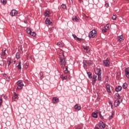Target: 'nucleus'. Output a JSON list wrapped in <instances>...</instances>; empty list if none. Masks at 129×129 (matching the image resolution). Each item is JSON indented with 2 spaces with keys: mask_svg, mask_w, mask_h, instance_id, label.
<instances>
[{
  "mask_svg": "<svg viewBox=\"0 0 129 129\" xmlns=\"http://www.w3.org/2000/svg\"><path fill=\"white\" fill-rule=\"evenodd\" d=\"M59 62L61 66V68L64 69L65 65H66V60H65V56L62 55V56L59 57Z\"/></svg>",
  "mask_w": 129,
  "mask_h": 129,
  "instance_id": "nucleus-1",
  "label": "nucleus"
},
{
  "mask_svg": "<svg viewBox=\"0 0 129 129\" xmlns=\"http://www.w3.org/2000/svg\"><path fill=\"white\" fill-rule=\"evenodd\" d=\"M110 64V60L109 58L107 57L106 59L103 61V65L105 67H108Z\"/></svg>",
  "mask_w": 129,
  "mask_h": 129,
  "instance_id": "nucleus-2",
  "label": "nucleus"
},
{
  "mask_svg": "<svg viewBox=\"0 0 129 129\" xmlns=\"http://www.w3.org/2000/svg\"><path fill=\"white\" fill-rule=\"evenodd\" d=\"M96 34H97L96 31L93 30L89 33V38H95V36H96Z\"/></svg>",
  "mask_w": 129,
  "mask_h": 129,
  "instance_id": "nucleus-3",
  "label": "nucleus"
},
{
  "mask_svg": "<svg viewBox=\"0 0 129 129\" xmlns=\"http://www.w3.org/2000/svg\"><path fill=\"white\" fill-rule=\"evenodd\" d=\"M18 84V89H22L23 88V86H24V84L23 83V80H19L17 82Z\"/></svg>",
  "mask_w": 129,
  "mask_h": 129,
  "instance_id": "nucleus-4",
  "label": "nucleus"
},
{
  "mask_svg": "<svg viewBox=\"0 0 129 129\" xmlns=\"http://www.w3.org/2000/svg\"><path fill=\"white\" fill-rule=\"evenodd\" d=\"M26 31L27 34H29V35H30L31 36H33V37H35V36H36V32H32L30 29L27 28Z\"/></svg>",
  "mask_w": 129,
  "mask_h": 129,
  "instance_id": "nucleus-5",
  "label": "nucleus"
},
{
  "mask_svg": "<svg viewBox=\"0 0 129 129\" xmlns=\"http://www.w3.org/2000/svg\"><path fill=\"white\" fill-rule=\"evenodd\" d=\"M83 48L84 49L85 53H89L90 51V48H89V46H83Z\"/></svg>",
  "mask_w": 129,
  "mask_h": 129,
  "instance_id": "nucleus-6",
  "label": "nucleus"
},
{
  "mask_svg": "<svg viewBox=\"0 0 129 129\" xmlns=\"http://www.w3.org/2000/svg\"><path fill=\"white\" fill-rule=\"evenodd\" d=\"M18 14V11H17L16 10H13L12 11L10 12V16L12 17H14L16 16Z\"/></svg>",
  "mask_w": 129,
  "mask_h": 129,
  "instance_id": "nucleus-7",
  "label": "nucleus"
},
{
  "mask_svg": "<svg viewBox=\"0 0 129 129\" xmlns=\"http://www.w3.org/2000/svg\"><path fill=\"white\" fill-rule=\"evenodd\" d=\"M125 75L127 78H129V68H127L124 70Z\"/></svg>",
  "mask_w": 129,
  "mask_h": 129,
  "instance_id": "nucleus-8",
  "label": "nucleus"
},
{
  "mask_svg": "<svg viewBox=\"0 0 129 129\" xmlns=\"http://www.w3.org/2000/svg\"><path fill=\"white\" fill-rule=\"evenodd\" d=\"M95 73L97 75H101V69H100V68H99V69L97 68V69L95 71Z\"/></svg>",
  "mask_w": 129,
  "mask_h": 129,
  "instance_id": "nucleus-9",
  "label": "nucleus"
},
{
  "mask_svg": "<svg viewBox=\"0 0 129 129\" xmlns=\"http://www.w3.org/2000/svg\"><path fill=\"white\" fill-rule=\"evenodd\" d=\"M99 127L101 129H104L105 128V123H104L103 122L101 121L100 122V124H99Z\"/></svg>",
  "mask_w": 129,
  "mask_h": 129,
  "instance_id": "nucleus-10",
  "label": "nucleus"
},
{
  "mask_svg": "<svg viewBox=\"0 0 129 129\" xmlns=\"http://www.w3.org/2000/svg\"><path fill=\"white\" fill-rule=\"evenodd\" d=\"M106 89L107 90V92H108V93H111V91H110V85H109V84H106Z\"/></svg>",
  "mask_w": 129,
  "mask_h": 129,
  "instance_id": "nucleus-11",
  "label": "nucleus"
},
{
  "mask_svg": "<svg viewBox=\"0 0 129 129\" xmlns=\"http://www.w3.org/2000/svg\"><path fill=\"white\" fill-rule=\"evenodd\" d=\"M53 103H58L59 102V98L57 97H53L52 99Z\"/></svg>",
  "mask_w": 129,
  "mask_h": 129,
  "instance_id": "nucleus-12",
  "label": "nucleus"
},
{
  "mask_svg": "<svg viewBox=\"0 0 129 129\" xmlns=\"http://www.w3.org/2000/svg\"><path fill=\"white\" fill-rule=\"evenodd\" d=\"M83 67H84V68H87V66H88V62H87V61H86V60H83Z\"/></svg>",
  "mask_w": 129,
  "mask_h": 129,
  "instance_id": "nucleus-13",
  "label": "nucleus"
},
{
  "mask_svg": "<svg viewBox=\"0 0 129 129\" xmlns=\"http://www.w3.org/2000/svg\"><path fill=\"white\" fill-rule=\"evenodd\" d=\"M96 78H97V76L96 75L93 76V81H92V84L93 85H94V84H95L96 82Z\"/></svg>",
  "mask_w": 129,
  "mask_h": 129,
  "instance_id": "nucleus-14",
  "label": "nucleus"
},
{
  "mask_svg": "<svg viewBox=\"0 0 129 129\" xmlns=\"http://www.w3.org/2000/svg\"><path fill=\"white\" fill-rule=\"evenodd\" d=\"M57 45L58 46V47H60L61 48H62V47L64 46V43H63V42L62 41L58 42L57 43Z\"/></svg>",
  "mask_w": 129,
  "mask_h": 129,
  "instance_id": "nucleus-15",
  "label": "nucleus"
},
{
  "mask_svg": "<svg viewBox=\"0 0 129 129\" xmlns=\"http://www.w3.org/2000/svg\"><path fill=\"white\" fill-rule=\"evenodd\" d=\"M45 24L46 25H51V24H52V22H51L50 19L46 18L45 20Z\"/></svg>",
  "mask_w": 129,
  "mask_h": 129,
  "instance_id": "nucleus-16",
  "label": "nucleus"
},
{
  "mask_svg": "<svg viewBox=\"0 0 129 129\" xmlns=\"http://www.w3.org/2000/svg\"><path fill=\"white\" fill-rule=\"evenodd\" d=\"M114 105L115 107H117L119 105V101L118 100H116L114 102Z\"/></svg>",
  "mask_w": 129,
  "mask_h": 129,
  "instance_id": "nucleus-17",
  "label": "nucleus"
},
{
  "mask_svg": "<svg viewBox=\"0 0 129 129\" xmlns=\"http://www.w3.org/2000/svg\"><path fill=\"white\" fill-rule=\"evenodd\" d=\"M3 76L6 78L7 81H10V80H11V78L9 77L7 74H4Z\"/></svg>",
  "mask_w": 129,
  "mask_h": 129,
  "instance_id": "nucleus-18",
  "label": "nucleus"
},
{
  "mask_svg": "<svg viewBox=\"0 0 129 129\" xmlns=\"http://www.w3.org/2000/svg\"><path fill=\"white\" fill-rule=\"evenodd\" d=\"M121 89H122V88L121 87V86H119L115 88V91H116V92H118L120 91Z\"/></svg>",
  "mask_w": 129,
  "mask_h": 129,
  "instance_id": "nucleus-19",
  "label": "nucleus"
},
{
  "mask_svg": "<svg viewBox=\"0 0 129 129\" xmlns=\"http://www.w3.org/2000/svg\"><path fill=\"white\" fill-rule=\"evenodd\" d=\"M75 109H77V110H80L81 109V106L79 105L78 104H76L75 106Z\"/></svg>",
  "mask_w": 129,
  "mask_h": 129,
  "instance_id": "nucleus-20",
  "label": "nucleus"
},
{
  "mask_svg": "<svg viewBox=\"0 0 129 129\" xmlns=\"http://www.w3.org/2000/svg\"><path fill=\"white\" fill-rule=\"evenodd\" d=\"M13 100H17L18 99V94H16V93H14V95H13L12 97Z\"/></svg>",
  "mask_w": 129,
  "mask_h": 129,
  "instance_id": "nucleus-21",
  "label": "nucleus"
},
{
  "mask_svg": "<svg viewBox=\"0 0 129 129\" xmlns=\"http://www.w3.org/2000/svg\"><path fill=\"white\" fill-rule=\"evenodd\" d=\"M44 16L46 17V18H49L50 17V12L49 11L45 12Z\"/></svg>",
  "mask_w": 129,
  "mask_h": 129,
  "instance_id": "nucleus-22",
  "label": "nucleus"
},
{
  "mask_svg": "<svg viewBox=\"0 0 129 129\" xmlns=\"http://www.w3.org/2000/svg\"><path fill=\"white\" fill-rule=\"evenodd\" d=\"M92 116L94 117V118H97V113L95 112H93L92 113Z\"/></svg>",
  "mask_w": 129,
  "mask_h": 129,
  "instance_id": "nucleus-23",
  "label": "nucleus"
},
{
  "mask_svg": "<svg viewBox=\"0 0 129 129\" xmlns=\"http://www.w3.org/2000/svg\"><path fill=\"white\" fill-rule=\"evenodd\" d=\"M87 74L90 79H92V73L91 72H87Z\"/></svg>",
  "mask_w": 129,
  "mask_h": 129,
  "instance_id": "nucleus-24",
  "label": "nucleus"
},
{
  "mask_svg": "<svg viewBox=\"0 0 129 129\" xmlns=\"http://www.w3.org/2000/svg\"><path fill=\"white\" fill-rule=\"evenodd\" d=\"M72 20L73 22H78V18H77V16H75L72 17Z\"/></svg>",
  "mask_w": 129,
  "mask_h": 129,
  "instance_id": "nucleus-25",
  "label": "nucleus"
},
{
  "mask_svg": "<svg viewBox=\"0 0 129 129\" xmlns=\"http://www.w3.org/2000/svg\"><path fill=\"white\" fill-rule=\"evenodd\" d=\"M59 56V57H62V56H64V52L62 49H60Z\"/></svg>",
  "mask_w": 129,
  "mask_h": 129,
  "instance_id": "nucleus-26",
  "label": "nucleus"
},
{
  "mask_svg": "<svg viewBox=\"0 0 129 129\" xmlns=\"http://www.w3.org/2000/svg\"><path fill=\"white\" fill-rule=\"evenodd\" d=\"M16 58L19 60V59H20V53L19 52H17L16 53Z\"/></svg>",
  "mask_w": 129,
  "mask_h": 129,
  "instance_id": "nucleus-27",
  "label": "nucleus"
},
{
  "mask_svg": "<svg viewBox=\"0 0 129 129\" xmlns=\"http://www.w3.org/2000/svg\"><path fill=\"white\" fill-rule=\"evenodd\" d=\"M122 87L124 89L127 88V84H126V83H123L122 85Z\"/></svg>",
  "mask_w": 129,
  "mask_h": 129,
  "instance_id": "nucleus-28",
  "label": "nucleus"
},
{
  "mask_svg": "<svg viewBox=\"0 0 129 129\" xmlns=\"http://www.w3.org/2000/svg\"><path fill=\"white\" fill-rule=\"evenodd\" d=\"M117 40L119 42H121V41H122V36H118Z\"/></svg>",
  "mask_w": 129,
  "mask_h": 129,
  "instance_id": "nucleus-29",
  "label": "nucleus"
},
{
  "mask_svg": "<svg viewBox=\"0 0 129 129\" xmlns=\"http://www.w3.org/2000/svg\"><path fill=\"white\" fill-rule=\"evenodd\" d=\"M7 63L8 64V68L10 67V66H11V64H12V59H9L7 61Z\"/></svg>",
  "mask_w": 129,
  "mask_h": 129,
  "instance_id": "nucleus-30",
  "label": "nucleus"
},
{
  "mask_svg": "<svg viewBox=\"0 0 129 129\" xmlns=\"http://www.w3.org/2000/svg\"><path fill=\"white\" fill-rule=\"evenodd\" d=\"M21 62L19 61L18 63V65L17 66L18 69L21 70L22 69V67L21 66Z\"/></svg>",
  "mask_w": 129,
  "mask_h": 129,
  "instance_id": "nucleus-31",
  "label": "nucleus"
},
{
  "mask_svg": "<svg viewBox=\"0 0 129 129\" xmlns=\"http://www.w3.org/2000/svg\"><path fill=\"white\" fill-rule=\"evenodd\" d=\"M60 78H61L62 80H66L67 79V76H63V75L60 76Z\"/></svg>",
  "mask_w": 129,
  "mask_h": 129,
  "instance_id": "nucleus-32",
  "label": "nucleus"
},
{
  "mask_svg": "<svg viewBox=\"0 0 129 129\" xmlns=\"http://www.w3.org/2000/svg\"><path fill=\"white\" fill-rule=\"evenodd\" d=\"M61 8H62V9H64V10H66V9L67 8V7L66 6V5L62 4L61 5Z\"/></svg>",
  "mask_w": 129,
  "mask_h": 129,
  "instance_id": "nucleus-33",
  "label": "nucleus"
},
{
  "mask_svg": "<svg viewBox=\"0 0 129 129\" xmlns=\"http://www.w3.org/2000/svg\"><path fill=\"white\" fill-rule=\"evenodd\" d=\"M1 2L3 5H6V4H7V0H1Z\"/></svg>",
  "mask_w": 129,
  "mask_h": 129,
  "instance_id": "nucleus-34",
  "label": "nucleus"
},
{
  "mask_svg": "<svg viewBox=\"0 0 129 129\" xmlns=\"http://www.w3.org/2000/svg\"><path fill=\"white\" fill-rule=\"evenodd\" d=\"M104 28L106 30H108V29H109V24H107L105 27Z\"/></svg>",
  "mask_w": 129,
  "mask_h": 129,
  "instance_id": "nucleus-35",
  "label": "nucleus"
},
{
  "mask_svg": "<svg viewBox=\"0 0 129 129\" xmlns=\"http://www.w3.org/2000/svg\"><path fill=\"white\" fill-rule=\"evenodd\" d=\"M39 76H40V78H43V73L42 72L39 73Z\"/></svg>",
  "mask_w": 129,
  "mask_h": 129,
  "instance_id": "nucleus-36",
  "label": "nucleus"
},
{
  "mask_svg": "<svg viewBox=\"0 0 129 129\" xmlns=\"http://www.w3.org/2000/svg\"><path fill=\"white\" fill-rule=\"evenodd\" d=\"M68 73V66L66 67V70L64 71V73L67 74Z\"/></svg>",
  "mask_w": 129,
  "mask_h": 129,
  "instance_id": "nucleus-37",
  "label": "nucleus"
},
{
  "mask_svg": "<svg viewBox=\"0 0 129 129\" xmlns=\"http://www.w3.org/2000/svg\"><path fill=\"white\" fill-rule=\"evenodd\" d=\"M112 20H113V21H115V20H116V16L114 15H113L112 17Z\"/></svg>",
  "mask_w": 129,
  "mask_h": 129,
  "instance_id": "nucleus-38",
  "label": "nucleus"
},
{
  "mask_svg": "<svg viewBox=\"0 0 129 129\" xmlns=\"http://www.w3.org/2000/svg\"><path fill=\"white\" fill-rule=\"evenodd\" d=\"M99 113L100 118H101V119H103V116H102V115H101V112H99Z\"/></svg>",
  "mask_w": 129,
  "mask_h": 129,
  "instance_id": "nucleus-39",
  "label": "nucleus"
},
{
  "mask_svg": "<svg viewBox=\"0 0 129 129\" xmlns=\"http://www.w3.org/2000/svg\"><path fill=\"white\" fill-rule=\"evenodd\" d=\"M98 80L99 81L101 80V75H98Z\"/></svg>",
  "mask_w": 129,
  "mask_h": 129,
  "instance_id": "nucleus-40",
  "label": "nucleus"
},
{
  "mask_svg": "<svg viewBox=\"0 0 129 129\" xmlns=\"http://www.w3.org/2000/svg\"><path fill=\"white\" fill-rule=\"evenodd\" d=\"M3 104V98H0V106H2Z\"/></svg>",
  "mask_w": 129,
  "mask_h": 129,
  "instance_id": "nucleus-41",
  "label": "nucleus"
},
{
  "mask_svg": "<svg viewBox=\"0 0 129 129\" xmlns=\"http://www.w3.org/2000/svg\"><path fill=\"white\" fill-rule=\"evenodd\" d=\"M112 117H113V113H112L111 115L109 117V120H110V119H112Z\"/></svg>",
  "mask_w": 129,
  "mask_h": 129,
  "instance_id": "nucleus-42",
  "label": "nucleus"
},
{
  "mask_svg": "<svg viewBox=\"0 0 129 129\" xmlns=\"http://www.w3.org/2000/svg\"><path fill=\"white\" fill-rule=\"evenodd\" d=\"M106 30H107V29H106L105 28H103V29H102V33H106Z\"/></svg>",
  "mask_w": 129,
  "mask_h": 129,
  "instance_id": "nucleus-43",
  "label": "nucleus"
},
{
  "mask_svg": "<svg viewBox=\"0 0 129 129\" xmlns=\"http://www.w3.org/2000/svg\"><path fill=\"white\" fill-rule=\"evenodd\" d=\"M6 55V50L2 51V56H5Z\"/></svg>",
  "mask_w": 129,
  "mask_h": 129,
  "instance_id": "nucleus-44",
  "label": "nucleus"
},
{
  "mask_svg": "<svg viewBox=\"0 0 129 129\" xmlns=\"http://www.w3.org/2000/svg\"><path fill=\"white\" fill-rule=\"evenodd\" d=\"M72 36L74 37V38L75 39V40L77 39V36L75 34H73Z\"/></svg>",
  "mask_w": 129,
  "mask_h": 129,
  "instance_id": "nucleus-45",
  "label": "nucleus"
},
{
  "mask_svg": "<svg viewBox=\"0 0 129 129\" xmlns=\"http://www.w3.org/2000/svg\"><path fill=\"white\" fill-rule=\"evenodd\" d=\"M76 40H78V41H82V38H79V37H77V39Z\"/></svg>",
  "mask_w": 129,
  "mask_h": 129,
  "instance_id": "nucleus-46",
  "label": "nucleus"
},
{
  "mask_svg": "<svg viewBox=\"0 0 129 129\" xmlns=\"http://www.w3.org/2000/svg\"><path fill=\"white\" fill-rule=\"evenodd\" d=\"M92 62L91 60H89V62H88L89 66H90V65H91V64H92V62Z\"/></svg>",
  "mask_w": 129,
  "mask_h": 129,
  "instance_id": "nucleus-47",
  "label": "nucleus"
},
{
  "mask_svg": "<svg viewBox=\"0 0 129 129\" xmlns=\"http://www.w3.org/2000/svg\"><path fill=\"white\" fill-rule=\"evenodd\" d=\"M109 6V5H108V3H106L105 4V7H106V8H108Z\"/></svg>",
  "mask_w": 129,
  "mask_h": 129,
  "instance_id": "nucleus-48",
  "label": "nucleus"
},
{
  "mask_svg": "<svg viewBox=\"0 0 129 129\" xmlns=\"http://www.w3.org/2000/svg\"><path fill=\"white\" fill-rule=\"evenodd\" d=\"M4 99L7 100V99H8V96H4Z\"/></svg>",
  "mask_w": 129,
  "mask_h": 129,
  "instance_id": "nucleus-49",
  "label": "nucleus"
},
{
  "mask_svg": "<svg viewBox=\"0 0 129 129\" xmlns=\"http://www.w3.org/2000/svg\"><path fill=\"white\" fill-rule=\"evenodd\" d=\"M116 96H117V98H119V97H120L119 94H117Z\"/></svg>",
  "mask_w": 129,
  "mask_h": 129,
  "instance_id": "nucleus-50",
  "label": "nucleus"
},
{
  "mask_svg": "<svg viewBox=\"0 0 129 129\" xmlns=\"http://www.w3.org/2000/svg\"><path fill=\"white\" fill-rule=\"evenodd\" d=\"M109 104H111V107H112V103H111V102H109Z\"/></svg>",
  "mask_w": 129,
  "mask_h": 129,
  "instance_id": "nucleus-51",
  "label": "nucleus"
},
{
  "mask_svg": "<svg viewBox=\"0 0 129 129\" xmlns=\"http://www.w3.org/2000/svg\"><path fill=\"white\" fill-rule=\"evenodd\" d=\"M68 78L70 80V79H71L72 78V77L71 76H69Z\"/></svg>",
  "mask_w": 129,
  "mask_h": 129,
  "instance_id": "nucleus-52",
  "label": "nucleus"
},
{
  "mask_svg": "<svg viewBox=\"0 0 129 129\" xmlns=\"http://www.w3.org/2000/svg\"><path fill=\"white\" fill-rule=\"evenodd\" d=\"M80 3H83V0H79Z\"/></svg>",
  "mask_w": 129,
  "mask_h": 129,
  "instance_id": "nucleus-53",
  "label": "nucleus"
},
{
  "mask_svg": "<svg viewBox=\"0 0 129 129\" xmlns=\"http://www.w3.org/2000/svg\"><path fill=\"white\" fill-rule=\"evenodd\" d=\"M94 129H100V128H98V127L95 126V128H94Z\"/></svg>",
  "mask_w": 129,
  "mask_h": 129,
  "instance_id": "nucleus-54",
  "label": "nucleus"
},
{
  "mask_svg": "<svg viewBox=\"0 0 129 129\" xmlns=\"http://www.w3.org/2000/svg\"><path fill=\"white\" fill-rule=\"evenodd\" d=\"M24 23H25V24H27V21H24Z\"/></svg>",
  "mask_w": 129,
  "mask_h": 129,
  "instance_id": "nucleus-55",
  "label": "nucleus"
},
{
  "mask_svg": "<svg viewBox=\"0 0 129 129\" xmlns=\"http://www.w3.org/2000/svg\"><path fill=\"white\" fill-rule=\"evenodd\" d=\"M76 129H81V128L79 127V128H76Z\"/></svg>",
  "mask_w": 129,
  "mask_h": 129,
  "instance_id": "nucleus-56",
  "label": "nucleus"
},
{
  "mask_svg": "<svg viewBox=\"0 0 129 129\" xmlns=\"http://www.w3.org/2000/svg\"><path fill=\"white\" fill-rule=\"evenodd\" d=\"M107 78H108V76H107Z\"/></svg>",
  "mask_w": 129,
  "mask_h": 129,
  "instance_id": "nucleus-57",
  "label": "nucleus"
}]
</instances>
